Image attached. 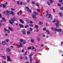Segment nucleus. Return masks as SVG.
<instances>
[{"label": "nucleus", "instance_id": "1", "mask_svg": "<svg viewBox=\"0 0 63 63\" xmlns=\"http://www.w3.org/2000/svg\"><path fill=\"white\" fill-rule=\"evenodd\" d=\"M16 20V17L14 18H11L10 20H9V23L11 24H13L14 23V21L15 20Z\"/></svg>", "mask_w": 63, "mask_h": 63}, {"label": "nucleus", "instance_id": "2", "mask_svg": "<svg viewBox=\"0 0 63 63\" xmlns=\"http://www.w3.org/2000/svg\"><path fill=\"white\" fill-rule=\"evenodd\" d=\"M56 22L57 23H56L55 25L56 26V27L57 28H58L59 25V22L58 20H56Z\"/></svg>", "mask_w": 63, "mask_h": 63}, {"label": "nucleus", "instance_id": "3", "mask_svg": "<svg viewBox=\"0 0 63 63\" xmlns=\"http://www.w3.org/2000/svg\"><path fill=\"white\" fill-rule=\"evenodd\" d=\"M26 30L25 29H23L21 31V32L22 33V34H23V35H26Z\"/></svg>", "mask_w": 63, "mask_h": 63}, {"label": "nucleus", "instance_id": "4", "mask_svg": "<svg viewBox=\"0 0 63 63\" xmlns=\"http://www.w3.org/2000/svg\"><path fill=\"white\" fill-rule=\"evenodd\" d=\"M55 31H59L60 32H61V31H62V29H57V28H55L54 29Z\"/></svg>", "mask_w": 63, "mask_h": 63}, {"label": "nucleus", "instance_id": "5", "mask_svg": "<svg viewBox=\"0 0 63 63\" xmlns=\"http://www.w3.org/2000/svg\"><path fill=\"white\" fill-rule=\"evenodd\" d=\"M7 60L8 61H11V58H10V57L9 56H7Z\"/></svg>", "mask_w": 63, "mask_h": 63}, {"label": "nucleus", "instance_id": "6", "mask_svg": "<svg viewBox=\"0 0 63 63\" xmlns=\"http://www.w3.org/2000/svg\"><path fill=\"white\" fill-rule=\"evenodd\" d=\"M6 12L7 13V14H6V16H9V14H9V13L10 14V13L11 12V11L9 12V10H6Z\"/></svg>", "mask_w": 63, "mask_h": 63}, {"label": "nucleus", "instance_id": "7", "mask_svg": "<svg viewBox=\"0 0 63 63\" xmlns=\"http://www.w3.org/2000/svg\"><path fill=\"white\" fill-rule=\"evenodd\" d=\"M19 13L20 15H21V14H22V12L21 10H20L19 11V12H17V14L18 15H19Z\"/></svg>", "mask_w": 63, "mask_h": 63}, {"label": "nucleus", "instance_id": "8", "mask_svg": "<svg viewBox=\"0 0 63 63\" xmlns=\"http://www.w3.org/2000/svg\"><path fill=\"white\" fill-rule=\"evenodd\" d=\"M20 41L21 42H23V45H24L26 44V41L25 40H23L20 39Z\"/></svg>", "mask_w": 63, "mask_h": 63}, {"label": "nucleus", "instance_id": "9", "mask_svg": "<svg viewBox=\"0 0 63 63\" xmlns=\"http://www.w3.org/2000/svg\"><path fill=\"white\" fill-rule=\"evenodd\" d=\"M26 8L27 9V11H29L30 13H31L32 12L31 11V10H30L29 9V7H28L26 6Z\"/></svg>", "mask_w": 63, "mask_h": 63}, {"label": "nucleus", "instance_id": "10", "mask_svg": "<svg viewBox=\"0 0 63 63\" xmlns=\"http://www.w3.org/2000/svg\"><path fill=\"white\" fill-rule=\"evenodd\" d=\"M20 28H23L24 27V25H22L20 24H19V25Z\"/></svg>", "mask_w": 63, "mask_h": 63}, {"label": "nucleus", "instance_id": "11", "mask_svg": "<svg viewBox=\"0 0 63 63\" xmlns=\"http://www.w3.org/2000/svg\"><path fill=\"white\" fill-rule=\"evenodd\" d=\"M35 5L36 6H37L38 8H40V5L38 3H35Z\"/></svg>", "mask_w": 63, "mask_h": 63}, {"label": "nucleus", "instance_id": "12", "mask_svg": "<svg viewBox=\"0 0 63 63\" xmlns=\"http://www.w3.org/2000/svg\"><path fill=\"white\" fill-rule=\"evenodd\" d=\"M2 6H3L4 8H5L6 7H5V5L4 4H2L1 3L0 5V7H2Z\"/></svg>", "mask_w": 63, "mask_h": 63}, {"label": "nucleus", "instance_id": "13", "mask_svg": "<svg viewBox=\"0 0 63 63\" xmlns=\"http://www.w3.org/2000/svg\"><path fill=\"white\" fill-rule=\"evenodd\" d=\"M6 51L7 52H10L11 51V50H10V49L9 48H7L6 49Z\"/></svg>", "mask_w": 63, "mask_h": 63}, {"label": "nucleus", "instance_id": "14", "mask_svg": "<svg viewBox=\"0 0 63 63\" xmlns=\"http://www.w3.org/2000/svg\"><path fill=\"white\" fill-rule=\"evenodd\" d=\"M2 44L3 45H4V46H5V45H6V42H5V41H3L2 42Z\"/></svg>", "mask_w": 63, "mask_h": 63}, {"label": "nucleus", "instance_id": "15", "mask_svg": "<svg viewBox=\"0 0 63 63\" xmlns=\"http://www.w3.org/2000/svg\"><path fill=\"white\" fill-rule=\"evenodd\" d=\"M32 17H33V19H35V18H36V16H35V15L34 14H33L32 16Z\"/></svg>", "mask_w": 63, "mask_h": 63}, {"label": "nucleus", "instance_id": "16", "mask_svg": "<svg viewBox=\"0 0 63 63\" xmlns=\"http://www.w3.org/2000/svg\"><path fill=\"white\" fill-rule=\"evenodd\" d=\"M11 13H10V14L12 15V16H14L15 15V13L13 11H11Z\"/></svg>", "mask_w": 63, "mask_h": 63}, {"label": "nucleus", "instance_id": "17", "mask_svg": "<svg viewBox=\"0 0 63 63\" xmlns=\"http://www.w3.org/2000/svg\"><path fill=\"white\" fill-rule=\"evenodd\" d=\"M2 20H3V21H4V22H6V19H5V18L4 17H3L2 18Z\"/></svg>", "mask_w": 63, "mask_h": 63}, {"label": "nucleus", "instance_id": "18", "mask_svg": "<svg viewBox=\"0 0 63 63\" xmlns=\"http://www.w3.org/2000/svg\"><path fill=\"white\" fill-rule=\"evenodd\" d=\"M59 15H60V16L61 17H62V16H63V14L61 13V12L59 13Z\"/></svg>", "mask_w": 63, "mask_h": 63}, {"label": "nucleus", "instance_id": "19", "mask_svg": "<svg viewBox=\"0 0 63 63\" xmlns=\"http://www.w3.org/2000/svg\"><path fill=\"white\" fill-rule=\"evenodd\" d=\"M37 40L38 41H40L41 40V38L39 37H37Z\"/></svg>", "mask_w": 63, "mask_h": 63}, {"label": "nucleus", "instance_id": "20", "mask_svg": "<svg viewBox=\"0 0 63 63\" xmlns=\"http://www.w3.org/2000/svg\"><path fill=\"white\" fill-rule=\"evenodd\" d=\"M20 21L22 23H24V22L23 21V20H22V19H20Z\"/></svg>", "mask_w": 63, "mask_h": 63}, {"label": "nucleus", "instance_id": "21", "mask_svg": "<svg viewBox=\"0 0 63 63\" xmlns=\"http://www.w3.org/2000/svg\"><path fill=\"white\" fill-rule=\"evenodd\" d=\"M33 13H34V15H35L36 16H38V13L35 12H34Z\"/></svg>", "mask_w": 63, "mask_h": 63}, {"label": "nucleus", "instance_id": "22", "mask_svg": "<svg viewBox=\"0 0 63 63\" xmlns=\"http://www.w3.org/2000/svg\"><path fill=\"white\" fill-rule=\"evenodd\" d=\"M31 42H32V43H34V39H32L31 40Z\"/></svg>", "mask_w": 63, "mask_h": 63}, {"label": "nucleus", "instance_id": "23", "mask_svg": "<svg viewBox=\"0 0 63 63\" xmlns=\"http://www.w3.org/2000/svg\"><path fill=\"white\" fill-rule=\"evenodd\" d=\"M46 31L47 32V33H48V34H50V33H49V31L48 30H46Z\"/></svg>", "mask_w": 63, "mask_h": 63}, {"label": "nucleus", "instance_id": "24", "mask_svg": "<svg viewBox=\"0 0 63 63\" xmlns=\"http://www.w3.org/2000/svg\"><path fill=\"white\" fill-rule=\"evenodd\" d=\"M49 1L50 3H53L54 2V1H52V0H49Z\"/></svg>", "mask_w": 63, "mask_h": 63}, {"label": "nucleus", "instance_id": "25", "mask_svg": "<svg viewBox=\"0 0 63 63\" xmlns=\"http://www.w3.org/2000/svg\"><path fill=\"white\" fill-rule=\"evenodd\" d=\"M38 23L39 25H41V24H43V22H39Z\"/></svg>", "mask_w": 63, "mask_h": 63}, {"label": "nucleus", "instance_id": "26", "mask_svg": "<svg viewBox=\"0 0 63 63\" xmlns=\"http://www.w3.org/2000/svg\"><path fill=\"white\" fill-rule=\"evenodd\" d=\"M35 26L36 28H39V26L38 25H35Z\"/></svg>", "mask_w": 63, "mask_h": 63}, {"label": "nucleus", "instance_id": "27", "mask_svg": "<svg viewBox=\"0 0 63 63\" xmlns=\"http://www.w3.org/2000/svg\"><path fill=\"white\" fill-rule=\"evenodd\" d=\"M33 56V54H32V55H30V59H32V57H31V56Z\"/></svg>", "mask_w": 63, "mask_h": 63}, {"label": "nucleus", "instance_id": "28", "mask_svg": "<svg viewBox=\"0 0 63 63\" xmlns=\"http://www.w3.org/2000/svg\"><path fill=\"white\" fill-rule=\"evenodd\" d=\"M29 27V25H27L26 26H25V28H27V27Z\"/></svg>", "mask_w": 63, "mask_h": 63}, {"label": "nucleus", "instance_id": "29", "mask_svg": "<svg viewBox=\"0 0 63 63\" xmlns=\"http://www.w3.org/2000/svg\"><path fill=\"white\" fill-rule=\"evenodd\" d=\"M2 57L3 58H4V59H6V57L5 56H2Z\"/></svg>", "mask_w": 63, "mask_h": 63}, {"label": "nucleus", "instance_id": "30", "mask_svg": "<svg viewBox=\"0 0 63 63\" xmlns=\"http://www.w3.org/2000/svg\"><path fill=\"white\" fill-rule=\"evenodd\" d=\"M7 32L8 33H10V32L9 29H7Z\"/></svg>", "mask_w": 63, "mask_h": 63}, {"label": "nucleus", "instance_id": "31", "mask_svg": "<svg viewBox=\"0 0 63 63\" xmlns=\"http://www.w3.org/2000/svg\"><path fill=\"white\" fill-rule=\"evenodd\" d=\"M59 2L61 3L63 2V0H59Z\"/></svg>", "mask_w": 63, "mask_h": 63}, {"label": "nucleus", "instance_id": "32", "mask_svg": "<svg viewBox=\"0 0 63 63\" xmlns=\"http://www.w3.org/2000/svg\"><path fill=\"white\" fill-rule=\"evenodd\" d=\"M27 33L28 34H31V32L29 31H27Z\"/></svg>", "mask_w": 63, "mask_h": 63}, {"label": "nucleus", "instance_id": "33", "mask_svg": "<svg viewBox=\"0 0 63 63\" xmlns=\"http://www.w3.org/2000/svg\"><path fill=\"white\" fill-rule=\"evenodd\" d=\"M57 5L58 6H59V7H60V6H61V4L59 3H58Z\"/></svg>", "mask_w": 63, "mask_h": 63}, {"label": "nucleus", "instance_id": "34", "mask_svg": "<svg viewBox=\"0 0 63 63\" xmlns=\"http://www.w3.org/2000/svg\"><path fill=\"white\" fill-rule=\"evenodd\" d=\"M33 24H30V26H31V27H33Z\"/></svg>", "mask_w": 63, "mask_h": 63}, {"label": "nucleus", "instance_id": "35", "mask_svg": "<svg viewBox=\"0 0 63 63\" xmlns=\"http://www.w3.org/2000/svg\"><path fill=\"white\" fill-rule=\"evenodd\" d=\"M19 44L20 45L21 47H22V44L21 42H19Z\"/></svg>", "mask_w": 63, "mask_h": 63}, {"label": "nucleus", "instance_id": "36", "mask_svg": "<svg viewBox=\"0 0 63 63\" xmlns=\"http://www.w3.org/2000/svg\"><path fill=\"white\" fill-rule=\"evenodd\" d=\"M31 48H32V47H29L28 48V49H31Z\"/></svg>", "mask_w": 63, "mask_h": 63}, {"label": "nucleus", "instance_id": "37", "mask_svg": "<svg viewBox=\"0 0 63 63\" xmlns=\"http://www.w3.org/2000/svg\"><path fill=\"white\" fill-rule=\"evenodd\" d=\"M51 16V14H49V17H48L49 18H50V16Z\"/></svg>", "mask_w": 63, "mask_h": 63}, {"label": "nucleus", "instance_id": "38", "mask_svg": "<svg viewBox=\"0 0 63 63\" xmlns=\"http://www.w3.org/2000/svg\"><path fill=\"white\" fill-rule=\"evenodd\" d=\"M30 0H27V2L28 3H29V2H30Z\"/></svg>", "mask_w": 63, "mask_h": 63}, {"label": "nucleus", "instance_id": "39", "mask_svg": "<svg viewBox=\"0 0 63 63\" xmlns=\"http://www.w3.org/2000/svg\"><path fill=\"white\" fill-rule=\"evenodd\" d=\"M55 21H56V19H54V20L52 22L53 23H54V22H55Z\"/></svg>", "mask_w": 63, "mask_h": 63}, {"label": "nucleus", "instance_id": "40", "mask_svg": "<svg viewBox=\"0 0 63 63\" xmlns=\"http://www.w3.org/2000/svg\"><path fill=\"white\" fill-rule=\"evenodd\" d=\"M47 4H48V5H50V3H49V2H48V1H47Z\"/></svg>", "mask_w": 63, "mask_h": 63}, {"label": "nucleus", "instance_id": "41", "mask_svg": "<svg viewBox=\"0 0 63 63\" xmlns=\"http://www.w3.org/2000/svg\"><path fill=\"white\" fill-rule=\"evenodd\" d=\"M5 42H9V40L8 39H6L5 40Z\"/></svg>", "mask_w": 63, "mask_h": 63}, {"label": "nucleus", "instance_id": "42", "mask_svg": "<svg viewBox=\"0 0 63 63\" xmlns=\"http://www.w3.org/2000/svg\"><path fill=\"white\" fill-rule=\"evenodd\" d=\"M46 28H45L43 29V31H46Z\"/></svg>", "mask_w": 63, "mask_h": 63}, {"label": "nucleus", "instance_id": "43", "mask_svg": "<svg viewBox=\"0 0 63 63\" xmlns=\"http://www.w3.org/2000/svg\"><path fill=\"white\" fill-rule=\"evenodd\" d=\"M17 4L19 5V1H17Z\"/></svg>", "mask_w": 63, "mask_h": 63}, {"label": "nucleus", "instance_id": "44", "mask_svg": "<svg viewBox=\"0 0 63 63\" xmlns=\"http://www.w3.org/2000/svg\"><path fill=\"white\" fill-rule=\"evenodd\" d=\"M32 4H35V2L34 1H32Z\"/></svg>", "mask_w": 63, "mask_h": 63}, {"label": "nucleus", "instance_id": "45", "mask_svg": "<svg viewBox=\"0 0 63 63\" xmlns=\"http://www.w3.org/2000/svg\"><path fill=\"white\" fill-rule=\"evenodd\" d=\"M27 51H26L25 53L24 54V55H27Z\"/></svg>", "mask_w": 63, "mask_h": 63}, {"label": "nucleus", "instance_id": "46", "mask_svg": "<svg viewBox=\"0 0 63 63\" xmlns=\"http://www.w3.org/2000/svg\"><path fill=\"white\" fill-rule=\"evenodd\" d=\"M50 19V20H52V16H51Z\"/></svg>", "mask_w": 63, "mask_h": 63}, {"label": "nucleus", "instance_id": "47", "mask_svg": "<svg viewBox=\"0 0 63 63\" xmlns=\"http://www.w3.org/2000/svg\"><path fill=\"white\" fill-rule=\"evenodd\" d=\"M60 9H61V10H63V8L62 7H61L60 8Z\"/></svg>", "mask_w": 63, "mask_h": 63}, {"label": "nucleus", "instance_id": "48", "mask_svg": "<svg viewBox=\"0 0 63 63\" xmlns=\"http://www.w3.org/2000/svg\"><path fill=\"white\" fill-rule=\"evenodd\" d=\"M53 12L54 13H55V10L54 9H53Z\"/></svg>", "mask_w": 63, "mask_h": 63}, {"label": "nucleus", "instance_id": "49", "mask_svg": "<svg viewBox=\"0 0 63 63\" xmlns=\"http://www.w3.org/2000/svg\"><path fill=\"white\" fill-rule=\"evenodd\" d=\"M37 11L38 12H40V10L39 9H37Z\"/></svg>", "mask_w": 63, "mask_h": 63}, {"label": "nucleus", "instance_id": "50", "mask_svg": "<svg viewBox=\"0 0 63 63\" xmlns=\"http://www.w3.org/2000/svg\"><path fill=\"white\" fill-rule=\"evenodd\" d=\"M51 29L52 30H53V31L54 30V28L52 27L51 28Z\"/></svg>", "mask_w": 63, "mask_h": 63}, {"label": "nucleus", "instance_id": "51", "mask_svg": "<svg viewBox=\"0 0 63 63\" xmlns=\"http://www.w3.org/2000/svg\"><path fill=\"white\" fill-rule=\"evenodd\" d=\"M46 26H48V25H48V24L47 23H46Z\"/></svg>", "mask_w": 63, "mask_h": 63}, {"label": "nucleus", "instance_id": "52", "mask_svg": "<svg viewBox=\"0 0 63 63\" xmlns=\"http://www.w3.org/2000/svg\"><path fill=\"white\" fill-rule=\"evenodd\" d=\"M25 58L26 60H27V56H25Z\"/></svg>", "mask_w": 63, "mask_h": 63}, {"label": "nucleus", "instance_id": "53", "mask_svg": "<svg viewBox=\"0 0 63 63\" xmlns=\"http://www.w3.org/2000/svg\"><path fill=\"white\" fill-rule=\"evenodd\" d=\"M20 45H18V48H20Z\"/></svg>", "mask_w": 63, "mask_h": 63}, {"label": "nucleus", "instance_id": "54", "mask_svg": "<svg viewBox=\"0 0 63 63\" xmlns=\"http://www.w3.org/2000/svg\"><path fill=\"white\" fill-rule=\"evenodd\" d=\"M30 30H31V31H32V28H30Z\"/></svg>", "mask_w": 63, "mask_h": 63}, {"label": "nucleus", "instance_id": "55", "mask_svg": "<svg viewBox=\"0 0 63 63\" xmlns=\"http://www.w3.org/2000/svg\"><path fill=\"white\" fill-rule=\"evenodd\" d=\"M8 34H5V36H8Z\"/></svg>", "mask_w": 63, "mask_h": 63}, {"label": "nucleus", "instance_id": "56", "mask_svg": "<svg viewBox=\"0 0 63 63\" xmlns=\"http://www.w3.org/2000/svg\"><path fill=\"white\" fill-rule=\"evenodd\" d=\"M32 49L33 50V49H35V47H33Z\"/></svg>", "mask_w": 63, "mask_h": 63}, {"label": "nucleus", "instance_id": "57", "mask_svg": "<svg viewBox=\"0 0 63 63\" xmlns=\"http://www.w3.org/2000/svg\"><path fill=\"white\" fill-rule=\"evenodd\" d=\"M11 9L12 11H14V10H15V9L12 8H11Z\"/></svg>", "mask_w": 63, "mask_h": 63}, {"label": "nucleus", "instance_id": "58", "mask_svg": "<svg viewBox=\"0 0 63 63\" xmlns=\"http://www.w3.org/2000/svg\"><path fill=\"white\" fill-rule=\"evenodd\" d=\"M2 17V15L0 14V18H1Z\"/></svg>", "mask_w": 63, "mask_h": 63}, {"label": "nucleus", "instance_id": "59", "mask_svg": "<svg viewBox=\"0 0 63 63\" xmlns=\"http://www.w3.org/2000/svg\"><path fill=\"white\" fill-rule=\"evenodd\" d=\"M10 30H11L12 31H13V29L12 28H11Z\"/></svg>", "mask_w": 63, "mask_h": 63}, {"label": "nucleus", "instance_id": "60", "mask_svg": "<svg viewBox=\"0 0 63 63\" xmlns=\"http://www.w3.org/2000/svg\"><path fill=\"white\" fill-rule=\"evenodd\" d=\"M42 36L44 37H45V35L44 34H42Z\"/></svg>", "mask_w": 63, "mask_h": 63}, {"label": "nucleus", "instance_id": "61", "mask_svg": "<svg viewBox=\"0 0 63 63\" xmlns=\"http://www.w3.org/2000/svg\"><path fill=\"white\" fill-rule=\"evenodd\" d=\"M20 58V59H23V57H21Z\"/></svg>", "mask_w": 63, "mask_h": 63}, {"label": "nucleus", "instance_id": "62", "mask_svg": "<svg viewBox=\"0 0 63 63\" xmlns=\"http://www.w3.org/2000/svg\"><path fill=\"white\" fill-rule=\"evenodd\" d=\"M20 4L21 5H22V2H20Z\"/></svg>", "mask_w": 63, "mask_h": 63}, {"label": "nucleus", "instance_id": "63", "mask_svg": "<svg viewBox=\"0 0 63 63\" xmlns=\"http://www.w3.org/2000/svg\"><path fill=\"white\" fill-rule=\"evenodd\" d=\"M11 29V27H8L9 29V30H10V29Z\"/></svg>", "mask_w": 63, "mask_h": 63}, {"label": "nucleus", "instance_id": "64", "mask_svg": "<svg viewBox=\"0 0 63 63\" xmlns=\"http://www.w3.org/2000/svg\"><path fill=\"white\" fill-rule=\"evenodd\" d=\"M39 30L38 29H36V31L38 32H39Z\"/></svg>", "mask_w": 63, "mask_h": 63}]
</instances>
